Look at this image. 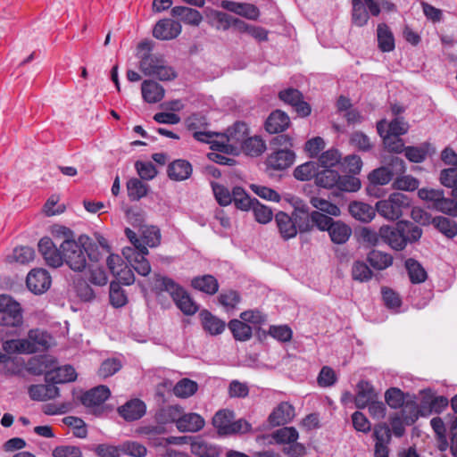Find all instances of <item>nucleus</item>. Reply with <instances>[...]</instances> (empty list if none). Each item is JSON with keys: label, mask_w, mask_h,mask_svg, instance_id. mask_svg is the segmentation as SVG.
<instances>
[{"label": "nucleus", "mask_w": 457, "mask_h": 457, "mask_svg": "<svg viewBox=\"0 0 457 457\" xmlns=\"http://www.w3.org/2000/svg\"><path fill=\"white\" fill-rule=\"evenodd\" d=\"M191 452L198 457H219V449L201 437L192 440Z\"/></svg>", "instance_id": "nucleus-40"}, {"label": "nucleus", "mask_w": 457, "mask_h": 457, "mask_svg": "<svg viewBox=\"0 0 457 457\" xmlns=\"http://www.w3.org/2000/svg\"><path fill=\"white\" fill-rule=\"evenodd\" d=\"M349 212L354 219L361 222H370L375 217L373 207L362 202L351 203L349 204Z\"/></svg>", "instance_id": "nucleus-37"}, {"label": "nucleus", "mask_w": 457, "mask_h": 457, "mask_svg": "<svg viewBox=\"0 0 457 457\" xmlns=\"http://www.w3.org/2000/svg\"><path fill=\"white\" fill-rule=\"evenodd\" d=\"M28 347V354L44 351L49 347L51 337L38 328L30 329L28 337L24 338Z\"/></svg>", "instance_id": "nucleus-22"}, {"label": "nucleus", "mask_w": 457, "mask_h": 457, "mask_svg": "<svg viewBox=\"0 0 457 457\" xmlns=\"http://www.w3.org/2000/svg\"><path fill=\"white\" fill-rule=\"evenodd\" d=\"M182 412L183 407L179 404L164 406L156 411L154 420L160 425L175 423L178 427L179 416Z\"/></svg>", "instance_id": "nucleus-30"}, {"label": "nucleus", "mask_w": 457, "mask_h": 457, "mask_svg": "<svg viewBox=\"0 0 457 457\" xmlns=\"http://www.w3.org/2000/svg\"><path fill=\"white\" fill-rule=\"evenodd\" d=\"M278 444H283V452L291 457H301L305 453V447L297 443V430H276L273 436Z\"/></svg>", "instance_id": "nucleus-10"}, {"label": "nucleus", "mask_w": 457, "mask_h": 457, "mask_svg": "<svg viewBox=\"0 0 457 457\" xmlns=\"http://www.w3.org/2000/svg\"><path fill=\"white\" fill-rule=\"evenodd\" d=\"M239 149L243 150L247 155L259 156L265 151L266 145L260 137L254 136L249 137Z\"/></svg>", "instance_id": "nucleus-48"}, {"label": "nucleus", "mask_w": 457, "mask_h": 457, "mask_svg": "<svg viewBox=\"0 0 457 457\" xmlns=\"http://www.w3.org/2000/svg\"><path fill=\"white\" fill-rule=\"evenodd\" d=\"M372 271L370 267L363 262H354L352 267V277L354 280L364 282L372 278Z\"/></svg>", "instance_id": "nucleus-60"}, {"label": "nucleus", "mask_w": 457, "mask_h": 457, "mask_svg": "<svg viewBox=\"0 0 457 457\" xmlns=\"http://www.w3.org/2000/svg\"><path fill=\"white\" fill-rule=\"evenodd\" d=\"M127 190L130 200L137 201L146 195L148 187L138 179L133 178L127 182Z\"/></svg>", "instance_id": "nucleus-54"}, {"label": "nucleus", "mask_w": 457, "mask_h": 457, "mask_svg": "<svg viewBox=\"0 0 457 457\" xmlns=\"http://www.w3.org/2000/svg\"><path fill=\"white\" fill-rule=\"evenodd\" d=\"M191 286L195 289L213 295L219 290V282L212 275H203L195 277L191 280Z\"/></svg>", "instance_id": "nucleus-35"}, {"label": "nucleus", "mask_w": 457, "mask_h": 457, "mask_svg": "<svg viewBox=\"0 0 457 457\" xmlns=\"http://www.w3.org/2000/svg\"><path fill=\"white\" fill-rule=\"evenodd\" d=\"M333 221L334 220L331 217L314 211L306 218L305 221L298 224V228L301 232H307L316 227L320 230L328 231Z\"/></svg>", "instance_id": "nucleus-21"}, {"label": "nucleus", "mask_w": 457, "mask_h": 457, "mask_svg": "<svg viewBox=\"0 0 457 457\" xmlns=\"http://www.w3.org/2000/svg\"><path fill=\"white\" fill-rule=\"evenodd\" d=\"M29 396L33 400L46 401L59 395V388L52 383L46 385H32L29 388Z\"/></svg>", "instance_id": "nucleus-36"}, {"label": "nucleus", "mask_w": 457, "mask_h": 457, "mask_svg": "<svg viewBox=\"0 0 457 457\" xmlns=\"http://www.w3.org/2000/svg\"><path fill=\"white\" fill-rule=\"evenodd\" d=\"M295 159V154L291 149H276L266 160L267 167L275 170H283L290 167Z\"/></svg>", "instance_id": "nucleus-20"}, {"label": "nucleus", "mask_w": 457, "mask_h": 457, "mask_svg": "<svg viewBox=\"0 0 457 457\" xmlns=\"http://www.w3.org/2000/svg\"><path fill=\"white\" fill-rule=\"evenodd\" d=\"M154 288L161 292H168L177 307L185 315H194L198 311V306L195 302L190 297L188 293L173 279L168 277L155 275Z\"/></svg>", "instance_id": "nucleus-3"}, {"label": "nucleus", "mask_w": 457, "mask_h": 457, "mask_svg": "<svg viewBox=\"0 0 457 457\" xmlns=\"http://www.w3.org/2000/svg\"><path fill=\"white\" fill-rule=\"evenodd\" d=\"M377 398L378 394L371 383L367 380L358 382L354 398V403L358 409H364L370 403Z\"/></svg>", "instance_id": "nucleus-23"}, {"label": "nucleus", "mask_w": 457, "mask_h": 457, "mask_svg": "<svg viewBox=\"0 0 457 457\" xmlns=\"http://www.w3.org/2000/svg\"><path fill=\"white\" fill-rule=\"evenodd\" d=\"M370 182L374 186H384L393 179V171L389 167L381 166L373 170L368 176Z\"/></svg>", "instance_id": "nucleus-52"}, {"label": "nucleus", "mask_w": 457, "mask_h": 457, "mask_svg": "<svg viewBox=\"0 0 457 457\" xmlns=\"http://www.w3.org/2000/svg\"><path fill=\"white\" fill-rule=\"evenodd\" d=\"M385 400L390 408L398 409L411 399H406L405 395L399 388L391 387L386 391Z\"/></svg>", "instance_id": "nucleus-56"}, {"label": "nucleus", "mask_w": 457, "mask_h": 457, "mask_svg": "<svg viewBox=\"0 0 457 457\" xmlns=\"http://www.w3.org/2000/svg\"><path fill=\"white\" fill-rule=\"evenodd\" d=\"M380 9L375 0H352V21L358 27L366 25L370 14L378 16Z\"/></svg>", "instance_id": "nucleus-9"}, {"label": "nucleus", "mask_w": 457, "mask_h": 457, "mask_svg": "<svg viewBox=\"0 0 457 457\" xmlns=\"http://www.w3.org/2000/svg\"><path fill=\"white\" fill-rule=\"evenodd\" d=\"M122 367L121 361L117 358H111L104 361L98 370V375L104 378L111 377L118 372Z\"/></svg>", "instance_id": "nucleus-62"}, {"label": "nucleus", "mask_w": 457, "mask_h": 457, "mask_svg": "<svg viewBox=\"0 0 457 457\" xmlns=\"http://www.w3.org/2000/svg\"><path fill=\"white\" fill-rule=\"evenodd\" d=\"M96 247L87 236H80L77 241L66 238L60 245L63 253V263L74 271H82L87 266V257L92 261L98 260L97 254L92 252Z\"/></svg>", "instance_id": "nucleus-1"}, {"label": "nucleus", "mask_w": 457, "mask_h": 457, "mask_svg": "<svg viewBox=\"0 0 457 457\" xmlns=\"http://www.w3.org/2000/svg\"><path fill=\"white\" fill-rule=\"evenodd\" d=\"M228 326L236 340L247 341L252 337L253 329L244 320H232Z\"/></svg>", "instance_id": "nucleus-43"}, {"label": "nucleus", "mask_w": 457, "mask_h": 457, "mask_svg": "<svg viewBox=\"0 0 457 457\" xmlns=\"http://www.w3.org/2000/svg\"><path fill=\"white\" fill-rule=\"evenodd\" d=\"M220 6L225 10L249 20H256L260 14L258 8L252 4H241L228 0H222Z\"/></svg>", "instance_id": "nucleus-27"}, {"label": "nucleus", "mask_w": 457, "mask_h": 457, "mask_svg": "<svg viewBox=\"0 0 457 457\" xmlns=\"http://www.w3.org/2000/svg\"><path fill=\"white\" fill-rule=\"evenodd\" d=\"M419 185V180L411 175L398 176L392 184L395 189L403 191H414Z\"/></svg>", "instance_id": "nucleus-61"}, {"label": "nucleus", "mask_w": 457, "mask_h": 457, "mask_svg": "<svg viewBox=\"0 0 457 457\" xmlns=\"http://www.w3.org/2000/svg\"><path fill=\"white\" fill-rule=\"evenodd\" d=\"M378 43L379 49L383 52H390L395 48L394 36L385 23L378 26Z\"/></svg>", "instance_id": "nucleus-45"}, {"label": "nucleus", "mask_w": 457, "mask_h": 457, "mask_svg": "<svg viewBox=\"0 0 457 457\" xmlns=\"http://www.w3.org/2000/svg\"><path fill=\"white\" fill-rule=\"evenodd\" d=\"M182 31L181 24L171 19H162L156 22L153 29V36L159 40H172Z\"/></svg>", "instance_id": "nucleus-16"}, {"label": "nucleus", "mask_w": 457, "mask_h": 457, "mask_svg": "<svg viewBox=\"0 0 457 457\" xmlns=\"http://www.w3.org/2000/svg\"><path fill=\"white\" fill-rule=\"evenodd\" d=\"M278 98L294 107L300 117H307L311 114L312 108L307 102L303 101V94L298 89L288 87L281 90L278 93Z\"/></svg>", "instance_id": "nucleus-13"}, {"label": "nucleus", "mask_w": 457, "mask_h": 457, "mask_svg": "<svg viewBox=\"0 0 457 457\" xmlns=\"http://www.w3.org/2000/svg\"><path fill=\"white\" fill-rule=\"evenodd\" d=\"M37 246L39 253L48 266L59 268L63 264V253L61 248L56 247L50 237H42Z\"/></svg>", "instance_id": "nucleus-14"}, {"label": "nucleus", "mask_w": 457, "mask_h": 457, "mask_svg": "<svg viewBox=\"0 0 457 457\" xmlns=\"http://www.w3.org/2000/svg\"><path fill=\"white\" fill-rule=\"evenodd\" d=\"M249 137L248 127L245 122H236L221 136V143L218 144L217 150L220 152H234Z\"/></svg>", "instance_id": "nucleus-6"}, {"label": "nucleus", "mask_w": 457, "mask_h": 457, "mask_svg": "<svg viewBox=\"0 0 457 457\" xmlns=\"http://www.w3.org/2000/svg\"><path fill=\"white\" fill-rule=\"evenodd\" d=\"M290 119L288 115L280 111L272 112L266 120L265 129L270 134H278L289 127Z\"/></svg>", "instance_id": "nucleus-29"}, {"label": "nucleus", "mask_w": 457, "mask_h": 457, "mask_svg": "<svg viewBox=\"0 0 457 457\" xmlns=\"http://www.w3.org/2000/svg\"><path fill=\"white\" fill-rule=\"evenodd\" d=\"M409 125L403 117H396L389 123L383 120L377 124L378 133L380 137H384V133L402 136L407 133Z\"/></svg>", "instance_id": "nucleus-28"}, {"label": "nucleus", "mask_w": 457, "mask_h": 457, "mask_svg": "<svg viewBox=\"0 0 457 457\" xmlns=\"http://www.w3.org/2000/svg\"><path fill=\"white\" fill-rule=\"evenodd\" d=\"M410 198L403 193H393L387 199L376 204L378 214L388 220H396L402 217L404 209L410 207Z\"/></svg>", "instance_id": "nucleus-5"}, {"label": "nucleus", "mask_w": 457, "mask_h": 457, "mask_svg": "<svg viewBox=\"0 0 457 457\" xmlns=\"http://www.w3.org/2000/svg\"><path fill=\"white\" fill-rule=\"evenodd\" d=\"M339 179V174L336 170L326 169L321 171H318L315 178V183L317 186L324 188L337 187Z\"/></svg>", "instance_id": "nucleus-50"}, {"label": "nucleus", "mask_w": 457, "mask_h": 457, "mask_svg": "<svg viewBox=\"0 0 457 457\" xmlns=\"http://www.w3.org/2000/svg\"><path fill=\"white\" fill-rule=\"evenodd\" d=\"M232 202L237 209L248 211L253 205L254 199L250 198L241 187H235L232 190Z\"/></svg>", "instance_id": "nucleus-55"}, {"label": "nucleus", "mask_w": 457, "mask_h": 457, "mask_svg": "<svg viewBox=\"0 0 457 457\" xmlns=\"http://www.w3.org/2000/svg\"><path fill=\"white\" fill-rule=\"evenodd\" d=\"M192 165L186 160H176L168 166L167 173L170 179L182 181L187 179L192 174Z\"/></svg>", "instance_id": "nucleus-33"}, {"label": "nucleus", "mask_w": 457, "mask_h": 457, "mask_svg": "<svg viewBox=\"0 0 457 457\" xmlns=\"http://www.w3.org/2000/svg\"><path fill=\"white\" fill-rule=\"evenodd\" d=\"M28 288L36 295L45 293L51 285V277L44 269H33L26 278Z\"/></svg>", "instance_id": "nucleus-17"}, {"label": "nucleus", "mask_w": 457, "mask_h": 457, "mask_svg": "<svg viewBox=\"0 0 457 457\" xmlns=\"http://www.w3.org/2000/svg\"><path fill=\"white\" fill-rule=\"evenodd\" d=\"M420 416H424V411L412 399L407 401L398 411L390 416L392 428H403L415 423Z\"/></svg>", "instance_id": "nucleus-7"}, {"label": "nucleus", "mask_w": 457, "mask_h": 457, "mask_svg": "<svg viewBox=\"0 0 457 457\" xmlns=\"http://www.w3.org/2000/svg\"><path fill=\"white\" fill-rule=\"evenodd\" d=\"M295 416L293 404L289 402H281L273 408L268 417V422L271 427H284L283 428H294L287 427Z\"/></svg>", "instance_id": "nucleus-12"}, {"label": "nucleus", "mask_w": 457, "mask_h": 457, "mask_svg": "<svg viewBox=\"0 0 457 457\" xmlns=\"http://www.w3.org/2000/svg\"><path fill=\"white\" fill-rule=\"evenodd\" d=\"M200 319L204 329L212 336H217L221 334L226 328L224 320L214 316L212 312L207 310H203L200 314Z\"/></svg>", "instance_id": "nucleus-32"}, {"label": "nucleus", "mask_w": 457, "mask_h": 457, "mask_svg": "<svg viewBox=\"0 0 457 457\" xmlns=\"http://www.w3.org/2000/svg\"><path fill=\"white\" fill-rule=\"evenodd\" d=\"M432 224L449 238H453L457 235V223L453 220L438 216L433 218Z\"/></svg>", "instance_id": "nucleus-49"}, {"label": "nucleus", "mask_w": 457, "mask_h": 457, "mask_svg": "<svg viewBox=\"0 0 457 457\" xmlns=\"http://www.w3.org/2000/svg\"><path fill=\"white\" fill-rule=\"evenodd\" d=\"M367 261L373 269L383 270L392 265L393 257L389 253L372 250L368 253Z\"/></svg>", "instance_id": "nucleus-41"}, {"label": "nucleus", "mask_w": 457, "mask_h": 457, "mask_svg": "<svg viewBox=\"0 0 457 457\" xmlns=\"http://www.w3.org/2000/svg\"><path fill=\"white\" fill-rule=\"evenodd\" d=\"M328 232L333 243L341 245L349 239L352 234V229L346 224L339 220H334Z\"/></svg>", "instance_id": "nucleus-39"}, {"label": "nucleus", "mask_w": 457, "mask_h": 457, "mask_svg": "<svg viewBox=\"0 0 457 457\" xmlns=\"http://www.w3.org/2000/svg\"><path fill=\"white\" fill-rule=\"evenodd\" d=\"M297 216L294 213L292 216L284 212H278L275 215V222L280 237L284 240L294 238L297 235L296 226Z\"/></svg>", "instance_id": "nucleus-19"}, {"label": "nucleus", "mask_w": 457, "mask_h": 457, "mask_svg": "<svg viewBox=\"0 0 457 457\" xmlns=\"http://www.w3.org/2000/svg\"><path fill=\"white\" fill-rule=\"evenodd\" d=\"M21 322L20 303L7 295H0V326L17 327Z\"/></svg>", "instance_id": "nucleus-8"}, {"label": "nucleus", "mask_w": 457, "mask_h": 457, "mask_svg": "<svg viewBox=\"0 0 457 457\" xmlns=\"http://www.w3.org/2000/svg\"><path fill=\"white\" fill-rule=\"evenodd\" d=\"M139 70L144 75L154 76L162 81L171 80L177 77L173 68L167 65L163 58L157 54H143L140 57Z\"/></svg>", "instance_id": "nucleus-4"}, {"label": "nucleus", "mask_w": 457, "mask_h": 457, "mask_svg": "<svg viewBox=\"0 0 457 457\" xmlns=\"http://www.w3.org/2000/svg\"><path fill=\"white\" fill-rule=\"evenodd\" d=\"M311 204L314 208L332 216L337 217L341 213L340 209L336 204L323 198L313 196L311 198Z\"/></svg>", "instance_id": "nucleus-64"}, {"label": "nucleus", "mask_w": 457, "mask_h": 457, "mask_svg": "<svg viewBox=\"0 0 457 457\" xmlns=\"http://www.w3.org/2000/svg\"><path fill=\"white\" fill-rule=\"evenodd\" d=\"M143 99L148 104H155L162 101L164 97L165 90L159 83L145 79L141 85Z\"/></svg>", "instance_id": "nucleus-31"}, {"label": "nucleus", "mask_w": 457, "mask_h": 457, "mask_svg": "<svg viewBox=\"0 0 457 457\" xmlns=\"http://www.w3.org/2000/svg\"><path fill=\"white\" fill-rule=\"evenodd\" d=\"M319 165L315 162H306L298 165L294 170V177L299 181H307L312 178H316L318 174Z\"/></svg>", "instance_id": "nucleus-47"}, {"label": "nucleus", "mask_w": 457, "mask_h": 457, "mask_svg": "<svg viewBox=\"0 0 457 457\" xmlns=\"http://www.w3.org/2000/svg\"><path fill=\"white\" fill-rule=\"evenodd\" d=\"M54 359L50 356L43 355L34 357L28 362L27 370L33 375L46 374L51 370L52 367H54Z\"/></svg>", "instance_id": "nucleus-38"}, {"label": "nucleus", "mask_w": 457, "mask_h": 457, "mask_svg": "<svg viewBox=\"0 0 457 457\" xmlns=\"http://www.w3.org/2000/svg\"><path fill=\"white\" fill-rule=\"evenodd\" d=\"M250 209L253 210L254 219L259 223L267 224L273 218V212L271 209L264 204H262L255 198Z\"/></svg>", "instance_id": "nucleus-57"}, {"label": "nucleus", "mask_w": 457, "mask_h": 457, "mask_svg": "<svg viewBox=\"0 0 457 457\" xmlns=\"http://www.w3.org/2000/svg\"><path fill=\"white\" fill-rule=\"evenodd\" d=\"M47 372L45 376L46 383L53 385L63 384L72 382L77 378V373L74 368L71 365H64L62 367L54 368Z\"/></svg>", "instance_id": "nucleus-25"}, {"label": "nucleus", "mask_w": 457, "mask_h": 457, "mask_svg": "<svg viewBox=\"0 0 457 457\" xmlns=\"http://www.w3.org/2000/svg\"><path fill=\"white\" fill-rule=\"evenodd\" d=\"M29 345L24 339H7L3 341V350L7 355L12 353L28 354Z\"/></svg>", "instance_id": "nucleus-63"}, {"label": "nucleus", "mask_w": 457, "mask_h": 457, "mask_svg": "<svg viewBox=\"0 0 457 457\" xmlns=\"http://www.w3.org/2000/svg\"><path fill=\"white\" fill-rule=\"evenodd\" d=\"M209 23L218 30H227L232 26L233 17L217 10H211L207 15Z\"/></svg>", "instance_id": "nucleus-44"}, {"label": "nucleus", "mask_w": 457, "mask_h": 457, "mask_svg": "<svg viewBox=\"0 0 457 457\" xmlns=\"http://www.w3.org/2000/svg\"><path fill=\"white\" fill-rule=\"evenodd\" d=\"M198 389V384L189 378H182L173 386V394L178 398L186 399L194 395Z\"/></svg>", "instance_id": "nucleus-42"}, {"label": "nucleus", "mask_w": 457, "mask_h": 457, "mask_svg": "<svg viewBox=\"0 0 457 457\" xmlns=\"http://www.w3.org/2000/svg\"><path fill=\"white\" fill-rule=\"evenodd\" d=\"M170 13L173 17L179 18L181 21L191 26H199L203 21V15L196 9L187 6H175Z\"/></svg>", "instance_id": "nucleus-34"}, {"label": "nucleus", "mask_w": 457, "mask_h": 457, "mask_svg": "<svg viewBox=\"0 0 457 457\" xmlns=\"http://www.w3.org/2000/svg\"><path fill=\"white\" fill-rule=\"evenodd\" d=\"M111 392L106 386H98L84 393L80 401L87 407H98L109 398Z\"/></svg>", "instance_id": "nucleus-26"}, {"label": "nucleus", "mask_w": 457, "mask_h": 457, "mask_svg": "<svg viewBox=\"0 0 457 457\" xmlns=\"http://www.w3.org/2000/svg\"><path fill=\"white\" fill-rule=\"evenodd\" d=\"M219 303L227 311L234 310L240 302V295L235 290H223L218 296Z\"/></svg>", "instance_id": "nucleus-58"}, {"label": "nucleus", "mask_w": 457, "mask_h": 457, "mask_svg": "<svg viewBox=\"0 0 457 457\" xmlns=\"http://www.w3.org/2000/svg\"><path fill=\"white\" fill-rule=\"evenodd\" d=\"M35 258V251L29 246H17L9 256L11 262L20 264H29Z\"/></svg>", "instance_id": "nucleus-53"}, {"label": "nucleus", "mask_w": 457, "mask_h": 457, "mask_svg": "<svg viewBox=\"0 0 457 457\" xmlns=\"http://www.w3.org/2000/svg\"><path fill=\"white\" fill-rule=\"evenodd\" d=\"M147 247L137 250L131 247H124L122 254L129 265L141 276H147L151 272V265L145 256L148 254Z\"/></svg>", "instance_id": "nucleus-11"}, {"label": "nucleus", "mask_w": 457, "mask_h": 457, "mask_svg": "<svg viewBox=\"0 0 457 457\" xmlns=\"http://www.w3.org/2000/svg\"><path fill=\"white\" fill-rule=\"evenodd\" d=\"M204 419L198 413L184 411L180 414L177 428H204Z\"/></svg>", "instance_id": "nucleus-46"}, {"label": "nucleus", "mask_w": 457, "mask_h": 457, "mask_svg": "<svg viewBox=\"0 0 457 457\" xmlns=\"http://www.w3.org/2000/svg\"><path fill=\"white\" fill-rule=\"evenodd\" d=\"M161 242L160 229L155 226L145 227L142 230L141 243L145 246L155 247Z\"/></svg>", "instance_id": "nucleus-59"}, {"label": "nucleus", "mask_w": 457, "mask_h": 457, "mask_svg": "<svg viewBox=\"0 0 457 457\" xmlns=\"http://www.w3.org/2000/svg\"><path fill=\"white\" fill-rule=\"evenodd\" d=\"M410 279L414 284L422 283L427 278V272L422 266L414 259H408L405 262Z\"/></svg>", "instance_id": "nucleus-51"}, {"label": "nucleus", "mask_w": 457, "mask_h": 457, "mask_svg": "<svg viewBox=\"0 0 457 457\" xmlns=\"http://www.w3.org/2000/svg\"><path fill=\"white\" fill-rule=\"evenodd\" d=\"M421 235L422 229L411 222L400 221L395 226L380 227L381 241L396 251L403 250L408 243L418 241Z\"/></svg>", "instance_id": "nucleus-2"}, {"label": "nucleus", "mask_w": 457, "mask_h": 457, "mask_svg": "<svg viewBox=\"0 0 457 457\" xmlns=\"http://www.w3.org/2000/svg\"><path fill=\"white\" fill-rule=\"evenodd\" d=\"M214 428H251V424L244 419L235 420V413L229 409L219 410L212 420Z\"/></svg>", "instance_id": "nucleus-15"}, {"label": "nucleus", "mask_w": 457, "mask_h": 457, "mask_svg": "<svg viewBox=\"0 0 457 457\" xmlns=\"http://www.w3.org/2000/svg\"><path fill=\"white\" fill-rule=\"evenodd\" d=\"M119 415L126 421L140 420L146 413V404L138 398H133L118 407Z\"/></svg>", "instance_id": "nucleus-18"}, {"label": "nucleus", "mask_w": 457, "mask_h": 457, "mask_svg": "<svg viewBox=\"0 0 457 457\" xmlns=\"http://www.w3.org/2000/svg\"><path fill=\"white\" fill-rule=\"evenodd\" d=\"M391 431L397 437L403 436L404 432V430H374L375 457H388V444L391 440Z\"/></svg>", "instance_id": "nucleus-24"}]
</instances>
